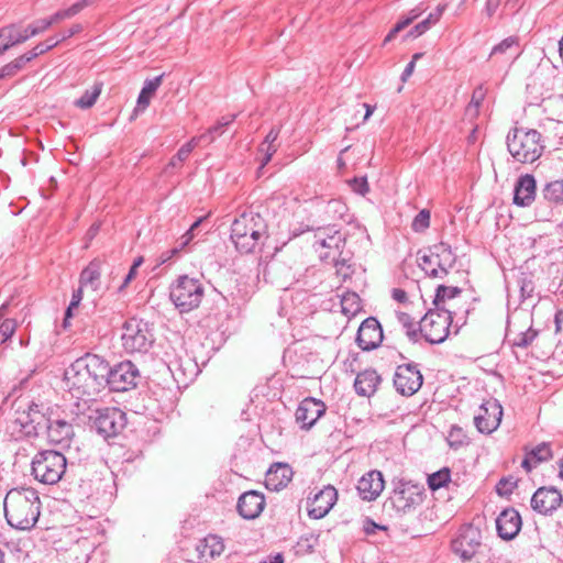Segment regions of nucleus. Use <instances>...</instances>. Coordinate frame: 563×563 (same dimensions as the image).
I'll return each mask as SVG.
<instances>
[{
  "label": "nucleus",
  "mask_w": 563,
  "mask_h": 563,
  "mask_svg": "<svg viewBox=\"0 0 563 563\" xmlns=\"http://www.w3.org/2000/svg\"><path fill=\"white\" fill-rule=\"evenodd\" d=\"M106 363L96 354H86L71 363L64 373L69 395L68 401L76 407L73 412L90 431L102 435L106 432V408L95 398L103 388Z\"/></svg>",
  "instance_id": "1"
},
{
  "label": "nucleus",
  "mask_w": 563,
  "mask_h": 563,
  "mask_svg": "<svg viewBox=\"0 0 563 563\" xmlns=\"http://www.w3.org/2000/svg\"><path fill=\"white\" fill-rule=\"evenodd\" d=\"M3 506L8 523L15 529L29 530L38 520L41 501L37 492L33 488L22 487L9 490Z\"/></svg>",
  "instance_id": "2"
},
{
  "label": "nucleus",
  "mask_w": 563,
  "mask_h": 563,
  "mask_svg": "<svg viewBox=\"0 0 563 563\" xmlns=\"http://www.w3.org/2000/svg\"><path fill=\"white\" fill-rule=\"evenodd\" d=\"M266 233L265 220L253 211L243 212L231 225V240L236 250L243 254L255 252L266 238Z\"/></svg>",
  "instance_id": "3"
},
{
  "label": "nucleus",
  "mask_w": 563,
  "mask_h": 563,
  "mask_svg": "<svg viewBox=\"0 0 563 563\" xmlns=\"http://www.w3.org/2000/svg\"><path fill=\"white\" fill-rule=\"evenodd\" d=\"M507 148L518 163L532 164L542 155L544 144L537 130L515 128L507 135Z\"/></svg>",
  "instance_id": "4"
},
{
  "label": "nucleus",
  "mask_w": 563,
  "mask_h": 563,
  "mask_svg": "<svg viewBox=\"0 0 563 563\" xmlns=\"http://www.w3.org/2000/svg\"><path fill=\"white\" fill-rule=\"evenodd\" d=\"M203 296L205 287L198 278L183 275L170 286L169 298L181 313L198 308Z\"/></svg>",
  "instance_id": "5"
},
{
  "label": "nucleus",
  "mask_w": 563,
  "mask_h": 563,
  "mask_svg": "<svg viewBox=\"0 0 563 563\" xmlns=\"http://www.w3.org/2000/svg\"><path fill=\"white\" fill-rule=\"evenodd\" d=\"M417 261L427 276L442 279L455 265L456 256L449 244L441 242L429 247L423 254L419 253Z\"/></svg>",
  "instance_id": "6"
},
{
  "label": "nucleus",
  "mask_w": 563,
  "mask_h": 563,
  "mask_svg": "<svg viewBox=\"0 0 563 563\" xmlns=\"http://www.w3.org/2000/svg\"><path fill=\"white\" fill-rule=\"evenodd\" d=\"M67 465L66 457L53 450L35 454L32 460V475L43 484L53 485L60 481Z\"/></svg>",
  "instance_id": "7"
},
{
  "label": "nucleus",
  "mask_w": 563,
  "mask_h": 563,
  "mask_svg": "<svg viewBox=\"0 0 563 563\" xmlns=\"http://www.w3.org/2000/svg\"><path fill=\"white\" fill-rule=\"evenodd\" d=\"M122 346L128 353H144L154 343V334L148 322L132 318L126 320L122 327Z\"/></svg>",
  "instance_id": "8"
},
{
  "label": "nucleus",
  "mask_w": 563,
  "mask_h": 563,
  "mask_svg": "<svg viewBox=\"0 0 563 563\" xmlns=\"http://www.w3.org/2000/svg\"><path fill=\"white\" fill-rule=\"evenodd\" d=\"M345 242L346 233L336 229L335 225H329L316 231L313 247L320 260L328 263L347 252Z\"/></svg>",
  "instance_id": "9"
},
{
  "label": "nucleus",
  "mask_w": 563,
  "mask_h": 563,
  "mask_svg": "<svg viewBox=\"0 0 563 563\" xmlns=\"http://www.w3.org/2000/svg\"><path fill=\"white\" fill-rule=\"evenodd\" d=\"M483 536L478 527L466 523L461 526L451 540V551L463 562L471 561L483 545Z\"/></svg>",
  "instance_id": "10"
},
{
  "label": "nucleus",
  "mask_w": 563,
  "mask_h": 563,
  "mask_svg": "<svg viewBox=\"0 0 563 563\" xmlns=\"http://www.w3.org/2000/svg\"><path fill=\"white\" fill-rule=\"evenodd\" d=\"M454 316L442 311H429L419 322L420 336L431 344L442 343L449 335Z\"/></svg>",
  "instance_id": "11"
},
{
  "label": "nucleus",
  "mask_w": 563,
  "mask_h": 563,
  "mask_svg": "<svg viewBox=\"0 0 563 563\" xmlns=\"http://www.w3.org/2000/svg\"><path fill=\"white\" fill-rule=\"evenodd\" d=\"M422 487L411 482L400 481L394 488L388 501L397 514H407L423 500Z\"/></svg>",
  "instance_id": "12"
},
{
  "label": "nucleus",
  "mask_w": 563,
  "mask_h": 563,
  "mask_svg": "<svg viewBox=\"0 0 563 563\" xmlns=\"http://www.w3.org/2000/svg\"><path fill=\"white\" fill-rule=\"evenodd\" d=\"M137 376L139 369L132 362H120L108 372V390L126 391L136 385Z\"/></svg>",
  "instance_id": "13"
},
{
  "label": "nucleus",
  "mask_w": 563,
  "mask_h": 563,
  "mask_svg": "<svg viewBox=\"0 0 563 563\" xmlns=\"http://www.w3.org/2000/svg\"><path fill=\"white\" fill-rule=\"evenodd\" d=\"M541 196L549 206L540 202L536 207V217L539 220L548 221L554 216L553 207L563 205V179H555L544 184Z\"/></svg>",
  "instance_id": "14"
},
{
  "label": "nucleus",
  "mask_w": 563,
  "mask_h": 563,
  "mask_svg": "<svg viewBox=\"0 0 563 563\" xmlns=\"http://www.w3.org/2000/svg\"><path fill=\"white\" fill-rule=\"evenodd\" d=\"M501 417V405L496 399H488L481 405L474 423L481 433L489 434L499 427Z\"/></svg>",
  "instance_id": "15"
},
{
  "label": "nucleus",
  "mask_w": 563,
  "mask_h": 563,
  "mask_svg": "<svg viewBox=\"0 0 563 563\" xmlns=\"http://www.w3.org/2000/svg\"><path fill=\"white\" fill-rule=\"evenodd\" d=\"M422 375L420 371L411 364L397 367L394 376L396 390L404 396H412L422 385Z\"/></svg>",
  "instance_id": "16"
},
{
  "label": "nucleus",
  "mask_w": 563,
  "mask_h": 563,
  "mask_svg": "<svg viewBox=\"0 0 563 563\" xmlns=\"http://www.w3.org/2000/svg\"><path fill=\"white\" fill-rule=\"evenodd\" d=\"M383 329L374 317L366 318L357 330L356 343L363 351L378 347L383 341Z\"/></svg>",
  "instance_id": "17"
},
{
  "label": "nucleus",
  "mask_w": 563,
  "mask_h": 563,
  "mask_svg": "<svg viewBox=\"0 0 563 563\" xmlns=\"http://www.w3.org/2000/svg\"><path fill=\"white\" fill-rule=\"evenodd\" d=\"M563 503L561 492L554 487H540L531 498V507L541 515H551Z\"/></svg>",
  "instance_id": "18"
},
{
  "label": "nucleus",
  "mask_w": 563,
  "mask_h": 563,
  "mask_svg": "<svg viewBox=\"0 0 563 563\" xmlns=\"http://www.w3.org/2000/svg\"><path fill=\"white\" fill-rule=\"evenodd\" d=\"M338 500V492L331 486H324L310 501L308 515L314 519H321L333 508Z\"/></svg>",
  "instance_id": "19"
},
{
  "label": "nucleus",
  "mask_w": 563,
  "mask_h": 563,
  "mask_svg": "<svg viewBox=\"0 0 563 563\" xmlns=\"http://www.w3.org/2000/svg\"><path fill=\"white\" fill-rule=\"evenodd\" d=\"M325 412V405L314 398L303 399L296 410V421L302 429H310L317 420Z\"/></svg>",
  "instance_id": "20"
},
{
  "label": "nucleus",
  "mask_w": 563,
  "mask_h": 563,
  "mask_svg": "<svg viewBox=\"0 0 563 563\" xmlns=\"http://www.w3.org/2000/svg\"><path fill=\"white\" fill-rule=\"evenodd\" d=\"M265 507V497L256 490H249L242 494L238 500L236 509L239 515L247 520L257 518Z\"/></svg>",
  "instance_id": "21"
},
{
  "label": "nucleus",
  "mask_w": 563,
  "mask_h": 563,
  "mask_svg": "<svg viewBox=\"0 0 563 563\" xmlns=\"http://www.w3.org/2000/svg\"><path fill=\"white\" fill-rule=\"evenodd\" d=\"M522 526L521 516L515 508H506L496 519L498 536L504 540H512Z\"/></svg>",
  "instance_id": "22"
},
{
  "label": "nucleus",
  "mask_w": 563,
  "mask_h": 563,
  "mask_svg": "<svg viewBox=\"0 0 563 563\" xmlns=\"http://www.w3.org/2000/svg\"><path fill=\"white\" fill-rule=\"evenodd\" d=\"M537 181L533 175H521L514 189V203L518 207H529L536 200Z\"/></svg>",
  "instance_id": "23"
},
{
  "label": "nucleus",
  "mask_w": 563,
  "mask_h": 563,
  "mask_svg": "<svg viewBox=\"0 0 563 563\" xmlns=\"http://www.w3.org/2000/svg\"><path fill=\"white\" fill-rule=\"evenodd\" d=\"M385 482L379 471H371L363 475L357 483V490L362 499L375 500L383 492Z\"/></svg>",
  "instance_id": "24"
},
{
  "label": "nucleus",
  "mask_w": 563,
  "mask_h": 563,
  "mask_svg": "<svg viewBox=\"0 0 563 563\" xmlns=\"http://www.w3.org/2000/svg\"><path fill=\"white\" fill-rule=\"evenodd\" d=\"M15 420L22 427H27L33 423H40L42 418V405L30 400L27 398H21L15 401Z\"/></svg>",
  "instance_id": "25"
},
{
  "label": "nucleus",
  "mask_w": 563,
  "mask_h": 563,
  "mask_svg": "<svg viewBox=\"0 0 563 563\" xmlns=\"http://www.w3.org/2000/svg\"><path fill=\"white\" fill-rule=\"evenodd\" d=\"M292 470L288 464H273L265 476V485L269 490L278 492L286 487L291 481Z\"/></svg>",
  "instance_id": "26"
},
{
  "label": "nucleus",
  "mask_w": 563,
  "mask_h": 563,
  "mask_svg": "<svg viewBox=\"0 0 563 563\" xmlns=\"http://www.w3.org/2000/svg\"><path fill=\"white\" fill-rule=\"evenodd\" d=\"M461 292L462 289L459 287L439 285L433 300L435 309L455 316L456 311L453 300L459 297Z\"/></svg>",
  "instance_id": "27"
},
{
  "label": "nucleus",
  "mask_w": 563,
  "mask_h": 563,
  "mask_svg": "<svg viewBox=\"0 0 563 563\" xmlns=\"http://www.w3.org/2000/svg\"><path fill=\"white\" fill-rule=\"evenodd\" d=\"M379 383L380 377L376 371L365 369L357 374L354 380V388L357 395L369 397L376 391Z\"/></svg>",
  "instance_id": "28"
},
{
  "label": "nucleus",
  "mask_w": 563,
  "mask_h": 563,
  "mask_svg": "<svg viewBox=\"0 0 563 563\" xmlns=\"http://www.w3.org/2000/svg\"><path fill=\"white\" fill-rule=\"evenodd\" d=\"M74 435V429L70 423L65 420H53L47 426V438L52 443H67Z\"/></svg>",
  "instance_id": "29"
},
{
  "label": "nucleus",
  "mask_w": 563,
  "mask_h": 563,
  "mask_svg": "<svg viewBox=\"0 0 563 563\" xmlns=\"http://www.w3.org/2000/svg\"><path fill=\"white\" fill-rule=\"evenodd\" d=\"M520 54L519 38L517 36H509L493 47L490 57L500 55L505 62H514Z\"/></svg>",
  "instance_id": "30"
},
{
  "label": "nucleus",
  "mask_w": 563,
  "mask_h": 563,
  "mask_svg": "<svg viewBox=\"0 0 563 563\" xmlns=\"http://www.w3.org/2000/svg\"><path fill=\"white\" fill-rule=\"evenodd\" d=\"M93 0H82L75 4H73L70 8L66 10L57 11L55 14H53L49 19H42L37 21V24H40V27L42 32H45L51 25L54 23H58L65 19H69L77 13H79L85 7L92 3Z\"/></svg>",
  "instance_id": "31"
},
{
  "label": "nucleus",
  "mask_w": 563,
  "mask_h": 563,
  "mask_svg": "<svg viewBox=\"0 0 563 563\" xmlns=\"http://www.w3.org/2000/svg\"><path fill=\"white\" fill-rule=\"evenodd\" d=\"M446 9V4H439L432 12L429 13V15L419 22L417 25H415L406 35V37H418L422 34H424L432 25L437 24L443 12Z\"/></svg>",
  "instance_id": "32"
},
{
  "label": "nucleus",
  "mask_w": 563,
  "mask_h": 563,
  "mask_svg": "<svg viewBox=\"0 0 563 563\" xmlns=\"http://www.w3.org/2000/svg\"><path fill=\"white\" fill-rule=\"evenodd\" d=\"M198 550L202 559H214L224 551V543L220 537L209 534L201 541Z\"/></svg>",
  "instance_id": "33"
},
{
  "label": "nucleus",
  "mask_w": 563,
  "mask_h": 563,
  "mask_svg": "<svg viewBox=\"0 0 563 563\" xmlns=\"http://www.w3.org/2000/svg\"><path fill=\"white\" fill-rule=\"evenodd\" d=\"M101 266L100 262L93 261L82 271L80 275L81 287L97 289L101 277Z\"/></svg>",
  "instance_id": "34"
},
{
  "label": "nucleus",
  "mask_w": 563,
  "mask_h": 563,
  "mask_svg": "<svg viewBox=\"0 0 563 563\" xmlns=\"http://www.w3.org/2000/svg\"><path fill=\"white\" fill-rule=\"evenodd\" d=\"M163 80V75L156 76L153 79H147L137 98V108L144 110L148 107L152 97L158 89Z\"/></svg>",
  "instance_id": "35"
},
{
  "label": "nucleus",
  "mask_w": 563,
  "mask_h": 563,
  "mask_svg": "<svg viewBox=\"0 0 563 563\" xmlns=\"http://www.w3.org/2000/svg\"><path fill=\"white\" fill-rule=\"evenodd\" d=\"M0 31H8V35L12 36L13 40L14 38L15 40L16 38L21 40L20 44L24 43L30 37H33L35 35H38V34L43 33L41 27H40V24H37V21L35 23L29 25L24 30H21L15 24H10V25L1 27Z\"/></svg>",
  "instance_id": "36"
},
{
  "label": "nucleus",
  "mask_w": 563,
  "mask_h": 563,
  "mask_svg": "<svg viewBox=\"0 0 563 563\" xmlns=\"http://www.w3.org/2000/svg\"><path fill=\"white\" fill-rule=\"evenodd\" d=\"M103 89L102 81H96L90 88H88L84 95L78 98L74 104L82 110L90 109L101 95Z\"/></svg>",
  "instance_id": "37"
},
{
  "label": "nucleus",
  "mask_w": 563,
  "mask_h": 563,
  "mask_svg": "<svg viewBox=\"0 0 563 563\" xmlns=\"http://www.w3.org/2000/svg\"><path fill=\"white\" fill-rule=\"evenodd\" d=\"M108 438L117 435L126 426V415L119 408H108Z\"/></svg>",
  "instance_id": "38"
},
{
  "label": "nucleus",
  "mask_w": 563,
  "mask_h": 563,
  "mask_svg": "<svg viewBox=\"0 0 563 563\" xmlns=\"http://www.w3.org/2000/svg\"><path fill=\"white\" fill-rule=\"evenodd\" d=\"M279 135V130L272 129L269 133L266 135L264 142L260 146V152L264 155L262 159V167H264L273 157V155L277 152V145L275 141Z\"/></svg>",
  "instance_id": "39"
},
{
  "label": "nucleus",
  "mask_w": 563,
  "mask_h": 563,
  "mask_svg": "<svg viewBox=\"0 0 563 563\" xmlns=\"http://www.w3.org/2000/svg\"><path fill=\"white\" fill-rule=\"evenodd\" d=\"M7 305L0 307V343H5L14 334L18 322L12 318H4Z\"/></svg>",
  "instance_id": "40"
},
{
  "label": "nucleus",
  "mask_w": 563,
  "mask_h": 563,
  "mask_svg": "<svg viewBox=\"0 0 563 563\" xmlns=\"http://www.w3.org/2000/svg\"><path fill=\"white\" fill-rule=\"evenodd\" d=\"M538 331L528 328L526 331H521L517 333L514 338H511V331L509 330L507 333L508 342L516 347H528L537 338Z\"/></svg>",
  "instance_id": "41"
},
{
  "label": "nucleus",
  "mask_w": 563,
  "mask_h": 563,
  "mask_svg": "<svg viewBox=\"0 0 563 563\" xmlns=\"http://www.w3.org/2000/svg\"><path fill=\"white\" fill-rule=\"evenodd\" d=\"M446 441H448L450 448H452L454 450H457L464 445L470 444V438H468L467 433L465 432V430L455 424L451 427V429L448 433V437H446Z\"/></svg>",
  "instance_id": "42"
},
{
  "label": "nucleus",
  "mask_w": 563,
  "mask_h": 563,
  "mask_svg": "<svg viewBox=\"0 0 563 563\" xmlns=\"http://www.w3.org/2000/svg\"><path fill=\"white\" fill-rule=\"evenodd\" d=\"M422 12V9L415 8L410 10L407 18L398 21L394 27L389 31V33L386 35L384 40V44L393 41L399 32L405 30L409 24H411Z\"/></svg>",
  "instance_id": "43"
},
{
  "label": "nucleus",
  "mask_w": 563,
  "mask_h": 563,
  "mask_svg": "<svg viewBox=\"0 0 563 563\" xmlns=\"http://www.w3.org/2000/svg\"><path fill=\"white\" fill-rule=\"evenodd\" d=\"M352 255L350 252L330 261L329 263L333 264L336 271V275L342 277L343 280L350 278L353 274V268L351 265Z\"/></svg>",
  "instance_id": "44"
},
{
  "label": "nucleus",
  "mask_w": 563,
  "mask_h": 563,
  "mask_svg": "<svg viewBox=\"0 0 563 563\" xmlns=\"http://www.w3.org/2000/svg\"><path fill=\"white\" fill-rule=\"evenodd\" d=\"M397 321L406 330V335L411 342H417L420 338L419 327L416 328L413 318L406 312H396Z\"/></svg>",
  "instance_id": "45"
},
{
  "label": "nucleus",
  "mask_w": 563,
  "mask_h": 563,
  "mask_svg": "<svg viewBox=\"0 0 563 563\" xmlns=\"http://www.w3.org/2000/svg\"><path fill=\"white\" fill-rule=\"evenodd\" d=\"M342 312L345 316H354L361 310V299L355 292H345L341 298Z\"/></svg>",
  "instance_id": "46"
},
{
  "label": "nucleus",
  "mask_w": 563,
  "mask_h": 563,
  "mask_svg": "<svg viewBox=\"0 0 563 563\" xmlns=\"http://www.w3.org/2000/svg\"><path fill=\"white\" fill-rule=\"evenodd\" d=\"M451 478L450 470L444 467L428 476V485L431 490L445 486Z\"/></svg>",
  "instance_id": "47"
},
{
  "label": "nucleus",
  "mask_w": 563,
  "mask_h": 563,
  "mask_svg": "<svg viewBox=\"0 0 563 563\" xmlns=\"http://www.w3.org/2000/svg\"><path fill=\"white\" fill-rule=\"evenodd\" d=\"M29 62L30 57H27L26 54L19 56L0 69V79L14 76Z\"/></svg>",
  "instance_id": "48"
},
{
  "label": "nucleus",
  "mask_w": 563,
  "mask_h": 563,
  "mask_svg": "<svg viewBox=\"0 0 563 563\" xmlns=\"http://www.w3.org/2000/svg\"><path fill=\"white\" fill-rule=\"evenodd\" d=\"M207 137V134H201L199 136L192 137L190 141H188L186 144H184L177 152L176 158L178 162L183 163L185 162L191 152Z\"/></svg>",
  "instance_id": "49"
},
{
  "label": "nucleus",
  "mask_w": 563,
  "mask_h": 563,
  "mask_svg": "<svg viewBox=\"0 0 563 563\" xmlns=\"http://www.w3.org/2000/svg\"><path fill=\"white\" fill-rule=\"evenodd\" d=\"M194 234L189 231H187L185 234L181 235L180 240L178 241L177 245L173 247L172 250L167 251L166 253H163L161 256V263H166L167 261L172 260L175 255H177L185 246H187L190 241L192 240Z\"/></svg>",
  "instance_id": "50"
},
{
  "label": "nucleus",
  "mask_w": 563,
  "mask_h": 563,
  "mask_svg": "<svg viewBox=\"0 0 563 563\" xmlns=\"http://www.w3.org/2000/svg\"><path fill=\"white\" fill-rule=\"evenodd\" d=\"M235 119V115L232 114V115H228V117H222L218 122L217 124H214L213 126H211L205 134H207V137L205 139V141L207 142H212L216 137V135H220L222 134L223 132V128L229 125L230 123H232Z\"/></svg>",
  "instance_id": "51"
},
{
  "label": "nucleus",
  "mask_w": 563,
  "mask_h": 563,
  "mask_svg": "<svg viewBox=\"0 0 563 563\" xmlns=\"http://www.w3.org/2000/svg\"><path fill=\"white\" fill-rule=\"evenodd\" d=\"M59 43V40L55 37H49L43 43H38L31 52L26 53V56L30 57V62L35 57L48 52L53 47H55Z\"/></svg>",
  "instance_id": "52"
},
{
  "label": "nucleus",
  "mask_w": 563,
  "mask_h": 563,
  "mask_svg": "<svg viewBox=\"0 0 563 563\" xmlns=\"http://www.w3.org/2000/svg\"><path fill=\"white\" fill-rule=\"evenodd\" d=\"M430 225V211L427 209L421 210L412 221V230L415 232H422Z\"/></svg>",
  "instance_id": "53"
},
{
  "label": "nucleus",
  "mask_w": 563,
  "mask_h": 563,
  "mask_svg": "<svg viewBox=\"0 0 563 563\" xmlns=\"http://www.w3.org/2000/svg\"><path fill=\"white\" fill-rule=\"evenodd\" d=\"M517 486L514 477L501 478L496 485V492L499 496H509Z\"/></svg>",
  "instance_id": "54"
},
{
  "label": "nucleus",
  "mask_w": 563,
  "mask_h": 563,
  "mask_svg": "<svg viewBox=\"0 0 563 563\" xmlns=\"http://www.w3.org/2000/svg\"><path fill=\"white\" fill-rule=\"evenodd\" d=\"M529 454L533 457L536 463L548 461L552 455L548 443L537 445Z\"/></svg>",
  "instance_id": "55"
},
{
  "label": "nucleus",
  "mask_w": 563,
  "mask_h": 563,
  "mask_svg": "<svg viewBox=\"0 0 563 563\" xmlns=\"http://www.w3.org/2000/svg\"><path fill=\"white\" fill-rule=\"evenodd\" d=\"M81 289H82V287H80L79 289H77L76 291L73 292L70 303L65 313V319H64L65 327L67 325L68 319L71 318V316H73V310L79 306V303L82 299V295H81L82 290Z\"/></svg>",
  "instance_id": "56"
},
{
  "label": "nucleus",
  "mask_w": 563,
  "mask_h": 563,
  "mask_svg": "<svg viewBox=\"0 0 563 563\" xmlns=\"http://www.w3.org/2000/svg\"><path fill=\"white\" fill-rule=\"evenodd\" d=\"M352 190L356 194L364 196L368 192L369 187L366 177H355L349 181Z\"/></svg>",
  "instance_id": "57"
},
{
  "label": "nucleus",
  "mask_w": 563,
  "mask_h": 563,
  "mask_svg": "<svg viewBox=\"0 0 563 563\" xmlns=\"http://www.w3.org/2000/svg\"><path fill=\"white\" fill-rule=\"evenodd\" d=\"M484 97H485V90L483 89V87H477L473 91L471 102L467 107V111H471L472 109H474L476 111L479 108L482 101L484 100Z\"/></svg>",
  "instance_id": "58"
},
{
  "label": "nucleus",
  "mask_w": 563,
  "mask_h": 563,
  "mask_svg": "<svg viewBox=\"0 0 563 563\" xmlns=\"http://www.w3.org/2000/svg\"><path fill=\"white\" fill-rule=\"evenodd\" d=\"M0 38L4 41V44L0 47V55H2L4 52L9 51L11 47L20 44L19 38H12V36L8 35V31H0Z\"/></svg>",
  "instance_id": "59"
},
{
  "label": "nucleus",
  "mask_w": 563,
  "mask_h": 563,
  "mask_svg": "<svg viewBox=\"0 0 563 563\" xmlns=\"http://www.w3.org/2000/svg\"><path fill=\"white\" fill-rule=\"evenodd\" d=\"M519 285H520V291H521V296L523 298H529L531 297L532 292H533V284L531 280L527 279L526 277H522L520 280H519Z\"/></svg>",
  "instance_id": "60"
},
{
  "label": "nucleus",
  "mask_w": 563,
  "mask_h": 563,
  "mask_svg": "<svg viewBox=\"0 0 563 563\" xmlns=\"http://www.w3.org/2000/svg\"><path fill=\"white\" fill-rule=\"evenodd\" d=\"M80 31H81V25L80 24H74L68 30L60 32L58 37H55V38L59 40V42H63V41L71 37L73 35L79 33Z\"/></svg>",
  "instance_id": "61"
},
{
  "label": "nucleus",
  "mask_w": 563,
  "mask_h": 563,
  "mask_svg": "<svg viewBox=\"0 0 563 563\" xmlns=\"http://www.w3.org/2000/svg\"><path fill=\"white\" fill-rule=\"evenodd\" d=\"M364 532L367 536L374 534L376 530H386V527L375 523L371 519H366L363 526Z\"/></svg>",
  "instance_id": "62"
},
{
  "label": "nucleus",
  "mask_w": 563,
  "mask_h": 563,
  "mask_svg": "<svg viewBox=\"0 0 563 563\" xmlns=\"http://www.w3.org/2000/svg\"><path fill=\"white\" fill-rule=\"evenodd\" d=\"M523 0H506L504 3V10L510 13H515L521 8Z\"/></svg>",
  "instance_id": "63"
},
{
  "label": "nucleus",
  "mask_w": 563,
  "mask_h": 563,
  "mask_svg": "<svg viewBox=\"0 0 563 563\" xmlns=\"http://www.w3.org/2000/svg\"><path fill=\"white\" fill-rule=\"evenodd\" d=\"M136 271L137 268H133V266H131L128 275L124 277L123 282L118 286L119 291H122L123 288H125L129 285V283L135 278Z\"/></svg>",
  "instance_id": "64"
}]
</instances>
